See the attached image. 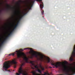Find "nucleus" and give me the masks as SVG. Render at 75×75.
<instances>
[{
    "label": "nucleus",
    "instance_id": "obj_1",
    "mask_svg": "<svg viewBox=\"0 0 75 75\" xmlns=\"http://www.w3.org/2000/svg\"><path fill=\"white\" fill-rule=\"evenodd\" d=\"M28 49L30 50L31 52L30 53H32V55L33 57H35L36 58H38L41 61H46L47 63H50L52 65L57 66V63H55L54 61L51 60L50 58L43 56V55L41 54H38L37 52L34 51L32 50V48H24V50L22 49H20L19 50L16 51V55L18 58H21L22 57L23 59L26 62L28 63V58L27 57L26 55L23 53H21V51H23L24 50Z\"/></svg>",
    "mask_w": 75,
    "mask_h": 75
},
{
    "label": "nucleus",
    "instance_id": "obj_2",
    "mask_svg": "<svg viewBox=\"0 0 75 75\" xmlns=\"http://www.w3.org/2000/svg\"><path fill=\"white\" fill-rule=\"evenodd\" d=\"M61 68V69L64 72H65V75H74L75 74V67L72 69L69 68L68 66H59Z\"/></svg>",
    "mask_w": 75,
    "mask_h": 75
},
{
    "label": "nucleus",
    "instance_id": "obj_3",
    "mask_svg": "<svg viewBox=\"0 0 75 75\" xmlns=\"http://www.w3.org/2000/svg\"><path fill=\"white\" fill-rule=\"evenodd\" d=\"M13 65L15 66L17 65V62L16 61V59L13 60L12 61H8L5 62L3 64V66H11Z\"/></svg>",
    "mask_w": 75,
    "mask_h": 75
},
{
    "label": "nucleus",
    "instance_id": "obj_4",
    "mask_svg": "<svg viewBox=\"0 0 75 75\" xmlns=\"http://www.w3.org/2000/svg\"><path fill=\"white\" fill-rule=\"evenodd\" d=\"M26 8L24 10V11L25 12H27V11L31 10V8L33 7V4H31L29 0H27L26 2Z\"/></svg>",
    "mask_w": 75,
    "mask_h": 75
},
{
    "label": "nucleus",
    "instance_id": "obj_5",
    "mask_svg": "<svg viewBox=\"0 0 75 75\" xmlns=\"http://www.w3.org/2000/svg\"><path fill=\"white\" fill-rule=\"evenodd\" d=\"M18 72L19 73H16V75H20V74H22L23 75H28V74L26 71L23 69L22 66H21L19 69Z\"/></svg>",
    "mask_w": 75,
    "mask_h": 75
},
{
    "label": "nucleus",
    "instance_id": "obj_6",
    "mask_svg": "<svg viewBox=\"0 0 75 75\" xmlns=\"http://www.w3.org/2000/svg\"><path fill=\"white\" fill-rule=\"evenodd\" d=\"M18 2H17L16 3V5L17 6H18L19 7L18 8V10L17 11H15V14L17 16H18V15H20V13H21V11L20 10V4L22 2V1L21 0H18Z\"/></svg>",
    "mask_w": 75,
    "mask_h": 75
},
{
    "label": "nucleus",
    "instance_id": "obj_7",
    "mask_svg": "<svg viewBox=\"0 0 75 75\" xmlns=\"http://www.w3.org/2000/svg\"><path fill=\"white\" fill-rule=\"evenodd\" d=\"M10 67V66H3V68L4 70H5V71H8L9 72H10V70H7V69Z\"/></svg>",
    "mask_w": 75,
    "mask_h": 75
},
{
    "label": "nucleus",
    "instance_id": "obj_8",
    "mask_svg": "<svg viewBox=\"0 0 75 75\" xmlns=\"http://www.w3.org/2000/svg\"><path fill=\"white\" fill-rule=\"evenodd\" d=\"M29 62L30 64H32V65H33L34 66H38V64L37 65H35V61H30Z\"/></svg>",
    "mask_w": 75,
    "mask_h": 75
},
{
    "label": "nucleus",
    "instance_id": "obj_9",
    "mask_svg": "<svg viewBox=\"0 0 75 75\" xmlns=\"http://www.w3.org/2000/svg\"><path fill=\"white\" fill-rule=\"evenodd\" d=\"M35 68H37V71H38V72H39L41 74H42V73H41V70L40 69H38V66H35Z\"/></svg>",
    "mask_w": 75,
    "mask_h": 75
},
{
    "label": "nucleus",
    "instance_id": "obj_10",
    "mask_svg": "<svg viewBox=\"0 0 75 75\" xmlns=\"http://www.w3.org/2000/svg\"><path fill=\"white\" fill-rule=\"evenodd\" d=\"M18 22H19V21H18V22L17 23V24H16V25H15V26H14V28H13V29H16V27H17V26L18 25Z\"/></svg>",
    "mask_w": 75,
    "mask_h": 75
},
{
    "label": "nucleus",
    "instance_id": "obj_11",
    "mask_svg": "<svg viewBox=\"0 0 75 75\" xmlns=\"http://www.w3.org/2000/svg\"><path fill=\"white\" fill-rule=\"evenodd\" d=\"M7 7H8V8L6 9V10H8L10 9V7H11V6H10L8 4H7Z\"/></svg>",
    "mask_w": 75,
    "mask_h": 75
},
{
    "label": "nucleus",
    "instance_id": "obj_12",
    "mask_svg": "<svg viewBox=\"0 0 75 75\" xmlns=\"http://www.w3.org/2000/svg\"><path fill=\"white\" fill-rule=\"evenodd\" d=\"M5 41L4 40L2 42H1V43L0 44V46H1V45H3V44H4V42H5Z\"/></svg>",
    "mask_w": 75,
    "mask_h": 75
},
{
    "label": "nucleus",
    "instance_id": "obj_13",
    "mask_svg": "<svg viewBox=\"0 0 75 75\" xmlns=\"http://www.w3.org/2000/svg\"><path fill=\"white\" fill-rule=\"evenodd\" d=\"M15 54H16V52H14L13 53H11V54H9V56H10L11 55H14Z\"/></svg>",
    "mask_w": 75,
    "mask_h": 75
},
{
    "label": "nucleus",
    "instance_id": "obj_14",
    "mask_svg": "<svg viewBox=\"0 0 75 75\" xmlns=\"http://www.w3.org/2000/svg\"><path fill=\"white\" fill-rule=\"evenodd\" d=\"M42 4H40V7L41 8H42V7H43V3L42 2Z\"/></svg>",
    "mask_w": 75,
    "mask_h": 75
},
{
    "label": "nucleus",
    "instance_id": "obj_15",
    "mask_svg": "<svg viewBox=\"0 0 75 75\" xmlns=\"http://www.w3.org/2000/svg\"><path fill=\"white\" fill-rule=\"evenodd\" d=\"M40 67L41 68L42 70L43 71H44V68L42 67V66H40Z\"/></svg>",
    "mask_w": 75,
    "mask_h": 75
},
{
    "label": "nucleus",
    "instance_id": "obj_16",
    "mask_svg": "<svg viewBox=\"0 0 75 75\" xmlns=\"http://www.w3.org/2000/svg\"><path fill=\"white\" fill-rule=\"evenodd\" d=\"M37 1H39V2H41L42 1V0H36Z\"/></svg>",
    "mask_w": 75,
    "mask_h": 75
},
{
    "label": "nucleus",
    "instance_id": "obj_17",
    "mask_svg": "<svg viewBox=\"0 0 75 75\" xmlns=\"http://www.w3.org/2000/svg\"><path fill=\"white\" fill-rule=\"evenodd\" d=\"M8 36H6V37L4 39V40L6 41V39H7V38H8Z\"/></svg>",
    "mask_w": 75,
    "mask_h": 75
},
{
    "label": "nucleus",
    "instance_id": "obj_18",
    "mask_svg": "<svg viewBox=\"0 0 75 75\" xmlns=\"http://www.w3.org/2000/svg\"><path fill=\"white\" fill-rule=\"evenodd\" d=\"M42 15H44V11L43 10L42 11Z\"/></svg>",
    "mask_w": 75,
    "mask_h": 75
},
{
    "label": "nucleus",
    "instance_id": "obj_19",
    "mask_svg": "<svg viewBox=\"0 0 75 75\" xmlns=\"http://www.w3.org/2000/svg\"><path fill=\"white\" fill-rule=\"evenodd\" d=\"M25 14H26V13H25V12H23V16H25Z\"/></svg>",
    "mask_w": 75,
    "mask_h": 75
},
{
    "label": "nucleus",
    "instance_id": "obj_20",
    "mask_svg": "<svg viewBox=\"0 0 75 75\" xmlns=\"http://www.w3.org/2000/svg\"><path fill=\"white\" fill-rule=\"evenodd\" d=\"M35 0H33V1H32V3H34L35 2Z\"/></svg>",
    "mask_w": 75,
    "mask_h": 75
},
{
    "label": "nucleus",
    "instance_id": "obj_21",
    "mask_svg": "<svg viewBox=\"0 0 75 75\" xmlns=\"http://www.w3.org/2000/svg\"><path fill=\"white\" fill-rule=\"evenodd\" d=\"M21 17H20V19H21V18H22V17H23V16L22 15H21Z\"/></svg>",
    "mask_w": 75,
    "mask_h": 75
},
{
    "label": "nucleus",
    "instance_id": "obj_22",
    "mask_svg": "<svg viewBox=\"0 0 75 75\" xmlns=\"http://www.w3.org/2000/svg\"><path fill=\"white\" fill-rule=\"evenodd\" d=\"M11 35L10 34H9L8 35V37H10V36Z\"/></svg>",
    "mask_w": 75,
    "mask_h": 75
},
{
    "label": "nucleus",
    "instance_id": "obj_23",
    "mask_svg": "<svg viewBox=\"0 0 75 75\" xmlns=\"http://www.w3.org/2000/svg\"><path fill=\"white\" fill-rule=\"evenodd\" d=\"M13 67V68H16L17 67V66H14Z\"/></svg>",
    "mask_w": 75,
    "mask_h": 75
},
{
    "label": "nucleus",
    "instance_id": "obj_24",
    "mask_svg": "<svg viewBox=\"0 0 75 75\" xmlns=\"http://www.w3.org/2000/svg\"><path fill=\"white\" fill-rule=\"evenodd\" d=\"M12 33H13V31H11L9 34H12Z\"/></svg>",
    "mask_w": 75,
    "mask_h": 75
},
{
    "label": "nucleus",
    "instance_id": "obj_25",
    "mask_svg": "<svg viewBox=\"0 0 75 75\" xmlns=\"http://www.w3.org/2000/svg\"><path fill=\"white\" fill-rule=\"evenodd\" d=\"M24 63H23V64H22V65H21V66H23L24 65Z\"/></svg>",
    "mask_w": 75,
    "mask_h": 75
},
{
    "label": "nucleus",
    "instance_id": "obj_26",
    "mask_svg": "<svg viewBox=\"0 0 75 75\" xmlns=\"http://www.w3.org/2000/svg\"><path fill=\"white\" fill-rule=\"evenodd\" d=\"M14 30V29H13L12 30V31H12V32Z\"/></svg>",
    "mask_w": 75,
    "mask_h": 75
},
{
    "label": "nucleus",
    "instance_id": "obj_27",
    "mask_svg": "<svg viewBox=\"0 0 75 75\" xmlns=\"http://www.w3.org/2000/svg\"><path fill=\"white\" fill-rule=\"evenodd\" d=\"M49 68H52V67H49Z\"/></svg>",
    "mask_w": 75,
    "mask_h": 75
},
{
    "label": "nucleus",
    "instance_id": "obj_28",
    "mask_svg": "<svg viewBox=\"0 0 75 75\" xmlns=\"http://www.w3.org/2000/svg\"><path fill=\"white\" fill-rule=\"evenodd\" d=\"M58 66H57V68H58Z\"/></svg>",
    "mask_w": 75,
    "mask_h": 75
},
{
    "label": "nucleus",
    "instance_id": "obj_29",
    "mask_svg": "<svg viewBox=\"0 0 75 75\" xmlns=\"http://www.w3.org/2000/svg\"><path fill=\"white\" fill-rule=\"evenodd\" d=\"M1 3H0V5H1Z\"/></svg>",
    "mask_w": 75,
    "mask_h": 75
},
{
    "label": "nucleus",
    "instance_id": "obj_30",
    "mask_svg": "<svg viewBox=\"0 0 75 75\" xmlns=\"http://www.w3.org/2000/svg\"><path fill=\"white\" fill-rule=\"evenodd\" d=\"M55 67L56 68H57V66H55Z\"/></svg>",
    "mask_w": 75,
    "mask_h": 75
},
{
    "label": "nucleus",
    "instance_id": "obj_31",
    "mask_svg": "<svg viewBox=\"0 0 75 75\" xmlns=\"http://www.w3.org/2000/svg\"><path fill=\"white\" fill-rule=\"evenodd\" d=\"M13 71H14V70H13Z\"/></svg>",
    "mask_w": 75,
    "mask_h": 75
},
{
    "label": "nucleus",
    "instance_id": "obj_32",
    "mask_svg": "<svg viewBox=\"0 0 75 75\" xmlns=\"http://www.w3.org/2000/svg\"><path fill=\"white\" fill-rule=\"evenodd\" d=\"M40 66H41V65H40Z\"/></svg>",
    "mask_w": 75,
    "mask_h": 75
},
{
    "label": "nucleus",
    "instance_id": "obj_33",
    "mask_svg": "<svg viewBox=\"0 0 75 75\" xmlns=\"http://www.w3.org/2000/svg\"><path fill=\"white\" fill-rule=\"evenodd\" d=\"M53 68H54V67H53Z\"/></svg>",
    "mask_w": 75,
    "mask_h": 75
},
{
    "label": "nucleus",
    "instance_id": "obj_34",
    "mask_svg": "<svg viewBox=\"0 0 75 75\" xmlns=\"http://www.w3.org/2000/svg\"><path fill=\"white\" fill-rule=\"evenodd\" d=\"M11 71H12V70H11Z\"/></svg>",
    "mask_w": 75,
    "mask_h": 75
},
{
    "label": "nucleus",
    "instance_id": "obj_35",
    "mask_svg": "<svg viewBox=\"0 0 75 75\" xmlns=\"http://www.w3.org/2000/svg\"><path fill=\"white\" fill-rule=\"evenodd\" d=\"M33 69H34V68H33Z\"/></svg>",
    "mask_w": 75,
    "mask_h": 75
},
{
    "label": "nucleus",
    "instance_id": "obj_36",
    "mask_svg": "<svg viewBox=\"0 0 75 75\" xmlns=\"http://www.w3.org/2000/svg\"><path fill=\"white\" fill-rule=\"evenodd\" d=\"M43 17H44V16H43Z\"/></svg>",
    "mask_w": 75,
    "mask_h": 75
}]
</instances>
